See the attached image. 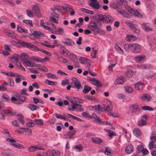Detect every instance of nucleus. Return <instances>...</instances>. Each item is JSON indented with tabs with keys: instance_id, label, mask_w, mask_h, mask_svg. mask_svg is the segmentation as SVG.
<instances>
[{
	"instance_id": "8fccbe9b",
	"label": "nucleus",
	"mask_w": 156,
	"mask_h": 156,
	"mask_svg": "<svg viewBox=\"0 0 156 156\" xmlns=\"http://www.w3.org/2000/svg\"><path fill=\"white\" fill-rule=\"evenodd\" d=\"M127 9L129 12H128V14L129 15L130 17L133 15V9L129 6L128 7Z\"/></svg>"
},
{
	"instance_id": "a18cd8bd",
	"label": "nucleus",
	"mask_w": 156,
	"mask_h": 156,
	"mask_svg": "<svg viewBox=\"0 0 156 156\" xmlns=\"http://www.w3.org/2000/svg\"><path fill=\"white\" fill-rule=\"evenodd\" d=\"M26 99V98L24 97V99H20V101L17 99L16 101L14 102V103L17 104H21L25 101Z\"/></svg>"
},
{
	"instance_id": "e433bc0d",
	"label": "nucleus",
	"mask_w": 156,
	"mask_h": 156,
	"mask_svg": "<svg viewBox=\"0 0 156 156\" xmlns=\"http://www.w3.org/2000/svg\"><path fill=\"white\" fill-rule=\"evenodd\" d=\"M141 108L144 110L153 111V109L151 107L147 106H141Z\"/></svg>"
},
{
	"instance_id": "20e7f679",
	"label": "nucleus",
	"mask_w": 156,
	"mask_h": 156,
	"mask_svg": "<svg viewBox=\"0 0 156 156\" xmlns=\"http://www.w3.org/2000/svg\"><path fill=\"white\" fill-rule=\"evenodd\" d=\"M23 48H27L31 50L34 51V50H36L37 49V46L34 44L29 42H25L21 41V45Z\"/></svg>"
},
{
	"instance_id": "7ed1b4c3",
	"label": "nucleus",
	"mask_w": 156,
	"mask_h": 156,
	"mask_svg": "<svg viewBox=\"0 0 156 156\" xmlns=\"http://www.w3.org/2000/svg\"><path fill=\"white\" fill-rule=\"evenodd\" d=\"M129 110L134 114H138L141 111L139 105L137 104H132L129 107Z\"/></svg>"
},
{
	"instance_id": "a211bd4d",
	"label": "nucleus",
	"mask_w": 156,
	"mask_h": 156,
	"mask_svg": "<svg viewBox=\"0 0 156 156\" xmlns=\"http://www.w3.org/2000/svg\"><path fill=\"white\" fill-rule=\"evenodd\" d=\"M109 5L110 8L113 9H116L119 8L118 4L115 2H111L109 3Z\"/></svg>"
},
{
	"instance_id": "4c0bfd02",
	"label": "nucleus",
	"mask_w": 156,
	"mask_h": 156,
	"mask_svg": "<svg viewBox=\"0 0 156 156\" xmlns=\"http://www.w3.org/2000/svg\"><path fill=\"white\" fill-rule=\"evenodd\" d=\"M6 34L9 37H11L13 39L16 38V35L15 34L12 32H6Z\"/></svg>"
},
{
	"instance_id": "603ef678",
	"label": "nucleus",
	"mask_w": 156,
	"mask_h": 156,
	"mask_svg": "<svg viewBox=\"0 0 156 156\" xmlns=\"http://www.w3.org/2000/svg\"><path fill=\"white\" fill-rule=\"evenodd\" d=\"M36 146H32L30 147H29L28 148V150L29 151V152H33L36 151Z\"/></svg>"
},
{
	"instance_id": "e2e57ef3",
	"label": "nucleus",
	"mask_w": 156,
	"mask_h": 156,
	"mask_svg": "<svg viewBox=\"0 0 156 156\" xmlns=\"http://www.w3.org/2000/svg\"><path fill=\"white\" fill-rule=\"evenodd\" d=\"M47 77L48 78H53V79H56L57 78V77L55 76L54 74L49 73L48 74V76Z\"/></svg>"
},
{
	"instance_id": "72a5a7b5",
	"label": "nucleus",
	"mask_w": 156,
	"mask_h": 156,
	"mask_svg": "<svg viewBox=\"0 0 156 156\" xmlns=\"http://www.w3.org/2000/svg\"><path fill=\"white\" fill-rule=\"evenodd\" d=\"M17 77L16 78L15 81L16 83H20L21 81V78L22 77H23V76L21 75H18L16 73V74Z\"/></svg>"
},
{
	"instance_id": "0e129e2a",
	"label": "nucleus",
	"mask_w": 156,
	"mask_h": 156,
	"mask_svg": "<svg viewBox=\"0 0 156 156\" xmlns=\"http://www.w3.org/2000/svg\"><path fill=\"white\" fill-rule=\"evenodd\" d=\"M143 146L142 145H139L137 147V149L139 153L141 152L142 151V149H143Z\"/></svg>"
},
{
	"instance_id": "338daca9",
	"label": "nucleus",
	"mask_w": 156,
	"mask_h": 156,
	"mask_svg": "<svg viewBox=\"0 0 156 156\" xmlns=\"http://www.w3.org/2000/svg\"><path fill=\"white\" fill-rule=\"evenodd\" d=\"M154 75V73L152 71H150L147 74L146 76L148 78H151Z\"/></svg>"
},
{
	"instance_id": "5701e85b",
	"label": "nucleus",
	"mask_w": 156,
	"mask_h": 156,
	"mask_svg": "<svg viewBox=\"0 0 156 156\" xmlns=\"http://www.w3.org/2000/svg\"><path fill=\"white\" fill-rule=\"evenodd\" d=\"M72 106V108H70L69 107L68 108V109L69 111H74L75 109L76 110V108H77V106H82V105L76 104V103H73V104L71 105Z\"/></svg>"
},
{
	"instance_id": "f3484780",
	"label": "nucleus",
	"mask_w": 156,
	"mask_h": 156,
	"mask_svg": "<svg viewBox=\"0 0 156 156\" xmlns=\"http://www.w3.org/2000/svg\"><path fill=\"white\" fill-rule=\"evenodd\" d=\"M28 108L31 111L37 110L39 108V107L33 104H29L28 105Z\"/></svg>"
},
{
	"instance_id": "2eb2a0df",
	"label": "nucleus",
	"mask_w": 156,
	"mask_h": 156,
	"mask_svg": "<svg viewBox=\"0 0 156 156\" xmlns=\"http://www.w3.org/2000/svg\"><path fill=\"white\" fill-rule=\"evenodd\" d=\"M117 12L124 17L129 18L130 17L129 15L128 14V12H126L124 10H117Z\"/></svg>"
},
{
	"instance_id": "c03bdc74",
	"label": "nucleus",
	"mask_w": 156,
	"mask_h": 156,
	"mask_svg": "<svg viewBox=\"0 0 156 156\" xmlns=\"http://www.w3.org/2000/svg\"><path fill=\"white\" fill-rule=\"evenodd\" d=\"M132 45V44H125L124 45V46L125 50L127 51L129 50V49H130L131 50Z\"/></svg>"
},
{
	"instance_id": "2f4dec72",
	"label": "nucleus",
	"mask_w": 156,
	"mask_h": 156,
	"mask_svg": "<svg viewBox=\"0 0 156 156\" xmlns=\"http://www.w3.org/2000/svg\"><path fill=\"white\" fill-rule=\"evenodd\" d=\"M18 116L19 117L18 118V120L23 125L24 124V122L23 121L24 118L23 115L22 114H20Z\"/></svg>"
},
{
	"instance_id": "58836bf2",
	"label": "nucleus",
	"mask_w": 156,
	"mask_h": 156,
	"mask_svg": "<svg viewBox=\"0 0 156 156\" xmlns=\"http://www.w3.org/2000/svg\"><path fill=\"white\" fill-rule=\"evenodd\" d=\"M137 67L140 69H145L148 68L147 65H143L137 66Z\"/></svg>"
},
{
	"instance_id": "37998d69",
	"label": "nucleus",
	"mask_w": 156,
	"mask_h": 156,
	"mask_svg": "<svg viewBox=\"0 0 156 156\" xmlns=\"http://www.w3.org/2000/svg\"><path fill=\"white\" fill-rule=\"evenodd\" d=\"M11 144L12 146L18 148L20 149L23 148V147L21 145L17 143H12Z\"/></svg>"
},
{
	"instance_id": "423d86ee",
	"label": "nucleus",
	"mask_w": 156,
	"mask_h": 156,
	"mask_svg": "<svg viewBox=\"0 0 156 156\" xmlns=\"http://www.w3.org/2000/svg\"><path fill=\"white\" fill-rule=\"evenodd\" d=\"M140 46L137 44L134 43L132 44L131 51L134 52H139L141 50Z\"/></svg>"
},
{
	"instance_id": "69168bd1",
	"label": "nucleus",
	"mask_w": 156,
	"mask_h": 156,
	"mask_svg": "<svg viewBox=\"0 0 156 156\" xmlns=\"http://www.w3.org/2000/svg\"><path fill=\"white\" fill-rule=\"evenodd\" d=\"M69 81L68 80L66 79L63 80L61 84L62 85H65L69 84Z\"/></svg>"
},
{
	"instance_id": "5fc2aeb1",
	"label": "nucleus",
	"mask_w": 156,
	"mask_h": 156,
	"mask_svg": "<svg viewBox=\"0 0 156 156\" xmlns=\"http://www.w3.org/2000/svg\"><path fill=\"white\" fill-rule=\"evenodd\" d=\"M75 148L77 149V151L80 152L82 151L83 148V147L81 144H79L78 145H76L75 146Z\"/></svg>"
},
{
	"instance_id": "cd10ccee",
	"label": "nucleus",
	"mask_w": 156,
	"mask_h": 156,
	"mask_svg": "<svg viewBox=\"0 0 156 156\" xmlns=\"http://www.w3.org/2000/svg\"><path fill=\"white\" fill-rule=\"evenodd\" d=\"M92 83L94 85L97 86L98 87H101L102 86L100 82L96 79L94 81V82H92Z\"/></svg>"
},
{
	"instance_id": "7c9ffc66",
	"label": "nucleus",
	"mask_w": 156,
	"mask_h": 156,
	"mask_svg": "<svg viewBox=\"0 0 156 156\" xmlns=\"http://www.w3.org/2000/svg\"><path fill=\"white\" fill-rule=\"evenodd\" d=\"M17 30L18 32L21 33H27L28 31L26 29H24L23 28L21 27L20 26L18 25L17 26Z\"/></svg>"
},
{
	"instance_id": "774afa93",
	"label": "nucleus",
	"mask_w": 156,
	"mask_h": 156,
	"mask_svg": "<svg viewBox=\"0 0 156 156\" xmlns=\"http://www.w3.org/2000/svg\"><path fill=\"white\" fill-rule=\"evenodd\" d=\"M104 152L107 155H109L111 154L110 150H109L107 147L105 148V150Z\"/></svg>"
},
{
	"instance_id": "c756f323",
	"label": "nucleus",
	"mask_w": 156,
	"mask_h": 156,
	"mask_svg": "<svg viewBox=\"0 0 156 156\" xmlns=\"http://www.w3.org/2000/svg\"><path fill=\"white\" fill-rule=\"evenodd\" d=\"M142 99L144 100H147L148 101H149L151 99V98L149 96V95L144 94L141 97Z\"/></svg>"
},
{
	"instance_id": "3c124183",
	"label": "nucleus",
	"mask_w": 156,
	"mask_h": 156,
	"mask_svg": "<svg viewBox=\"0 0 156 156\" xmlns=\"http://www.w3.org/2000/svg\"><path fill=\"white\" fill-rule=\"evenodd\" d=\"M92 118H94L95 120H97L98 122L101 121V119L99 117L94 113H93L91 116Z\"/></svg>"
},
{
	"instance_id": "4d7b16f0",
	"label": "nucleus",
	"mask_w": 156,
	"mask_h": 156,
	"mask_svg": "<svg viewBox=\"0 0 156 156\" xmlns=\"http://www.w3.org/2000/svg\"><path fill=\"white\" fill-rule=\"evenodd\" d=\"M46 84L52 86H54L55 85V83L52 81H50L48 80H46L45 81Z\"/></svg>"
},
{
	"instance_id": "a19ab883",
	"label": "nucleus",
	"mask_w": 156,
	"mask_h": 156,
	"mask_svg": "<svg viewBox=\"0 0 156 156\" xmlns=\"http://www.w3.org/2000/svg\"><path fill=\"white\" fill-rule=\"evenodd\" d=\"M23 22L31 26H33L32 21L30 20H23Z\"/></svg>"
},
{
	"instance_id": "bf43d9fd",
	"label": "nucleus",
	"mask_w": 156,
	"mask_h": 156,
	"mask_svg": "<svg viewBox=\"0 0 156 156\" xmlns=\"http://www.w3.org/2000/svg\"><path fill=\"white\" fill-rule=\"evenodd\" d=\"M74 101L76 102H78L79 103H83V100L80 98H74Z\"/></svg>"
},
{
	"instance_id": "9d476101",
	"label": "nucleus",
	"mask_w": 156,
	"mask_h": 156,
	"mask_svg": "<svg viewBox=\"0 0 156 156\" xmlns=\"http://www.w3.org/2000/svg\"><path fill=\"white\" fill-rule=\"evenodd\" d=\"M147 116L146 115H143L141 119V120L139 121L138 123V125L139 126H142L145 125L146 124V119Z\"/></svg>"
},
{
	"instance_id": "c85d7f7f",
	"label": "nucleus",
	"mask_w": 156,
	"mask_h": 156,
	"mask_svg": "<svg viewBox=\"0 0 156 156\" xmlns=\"http://www.w3.org/2000/svg\"><path fill=\"white\" fill-rule=\"evenodd\" d=\"M143 84L140 82H138L135 84V88L136 90H139L140 88L142 87Z\"/></svg>"
},
{
	"instance_id": "680f3d73",
	"label": "nucleus",
	"mask_w": 156,
	"mask_h": 156,
	"mask_svg": "<svg viewBox=\"0 0 156 156\" xmlns=\"http://www.w3.org/2000/svg\"><path fill=\"white\" fill-rule=\"evenodd\" d=\"M82 115L83 116L85 117L89 118H92L91 116L90 115L88 114L86 112H83L82 113Z\"/></svg>"
},
{
	"instance_id": "bb28decb",
	"label": "nucleus",
	"mask_w": 156,
	"mask_h": 156,
	"mask_svg": "<svg viewBox=\"0 0 156 156\" xmlns=\"http://www.w3.org/2000/svg\"><path fill=\"white\" fill-rule=\"evenodd\" d=\"M21 41L19 40L18 42H16L14 41H11L12 45L20 47L21 45Z\"/></svg>"
},
{
	"instance_id": "864d4df0",
	"label": "nucleus",
	"mask_w": 156,
	"mask_h": 156,
	"mask_svg": "<svg viewBox=\"0 0 156 156\" xmlns=\"http://www.w3.org/2000/svg\"><path fill=\"white\" fill-rule=\"evenodd\" d=\"M86 58L80 57L79 59V61L81 63L83 64H85Z\"/></svg>"
},
{
	"instance_id": "dca6fc26",
	"label": "nucleus",
	"mask_w": 156,
	"mask_h": 156,
	"mask_svg": "<svg viewBox=\"0 0 156 156\" xmlns=\"http://www.w3.org/2000/svg\"><path fill=\"white\" fill-rule=\"evenodd\" d=\"M49 156H57L58 154V151L54 150H50L48 151Z\"/></svg>"
},
{
	"instance_id": "f704fd0d",
	"label": "nucleus",
	"mask_w": 156,
	"mask_h": 156,
	"mask_svg": "<svg viewBox=\"0 0 156 156\" xmlns=\"http://www.w3.org/2000/svg\"><path fill=\"white\" fill-rule=\"evenodd\" d=\"M20 129H22L28 134L31 135L32 134V131L31 129L27 128H20Z\"/></svg>"
},
{
	"instance_id": "ea45409f",
	"label": "nucleus",
	"mask_w": 156,
	"mask_h": 156,
	"mask_svg": "<svg viewBox=\"0 0 156 156\" xmlns=\"http://www.w3.org/2000/svg\"><path fill=\"white\" fill-rule=\"evenodd\" d=\"M55 115L56 117L58 119H63L64 120H66V119L65 116H62V115L60 114H58L57 113H55Z\"/></svg>"
},
{
	"instance_id": "f03ea898",
	"label": "nucleus",
	"mask_w": 156,
	"mask_h": 156,
	"mask_svg": "<svg viewBox=\"0 0 156 156\" xmlns=\"http://www.w3.org/2000/svg\"><path fill=\"white\" fill-rule=\"evenodd\" d=\"M20 58L23 63L26 64L28 67H34V62H30L28 60L29 56L28 54L26 53H23L20 56Z\"/></svg>"
},
{
	"instance_id": "09e8293b",
	"label": "nucleus",
	"mask_w": 156,
	"mask_h": 156,
	"mask_svg": "<svg viewBox=\"0 0 156 156\" xmlns=\"http://www.w3.org/2000/svg\"><path fill=\"white\" fill-rule=\"evenodd\" d=\"M50 17L56 18L58 19L59 15L55 12H53L51 14Z\"/></svg>"
},
{
	"instance_id": "052dcab7",
	"label": "nucleus",
	"mask_w": 156,
	"mask_h": 156,
	"mask_svg": "<svg viewBox=\"0 0 156 156\" xmlns=\"http://www.w3.org/2000/svg\"><path fill=\"white\" fill-rule=\"evenodd\" d=\"M31 59L35 61H36L37 62H40L41 61V60L40 58H38L37 57L33 56L32 58Z\"/></svg>"
},
{
	"instance_id": "ddd939ff",
	"label": "nucleus",
	"mask_w": 156,
	"mask_h": 156,
	"mask_svg": "<svg viewBox=\"0 0 156 156\" xmlns=\"http://www.w3.org/2000/svg\"><path fill=\"white\" fill-rule=\"evenodd\" d=\"M34 65L35 66L34 67H37L38 69L40 70H41L44 72H47L48 71V69L45 67L44 66L41 65H36L34 63Z\"/></svg>"
},
{
	"instance_id": "f8f14e48",
	"label": "nucleus",
	"mask_w": 156,
	"mask_h": 156,
	"mask_svg": "<svg viewBox=\"0 0 156 156\" xmlns=\"http://www.w3.org/2000/svg\"><path fill=\"white\" fill-rule=\"evenodd\" d=\"M125 80L124 77L120 76L115 81L114 83L115 85L122 84L124 83Z\"/></svg>"
},
{
	"instance_id": "79ce46f5",
	"label": "nucleus",
	"mask_w": 156,
	"mask_h": 156,
	"mask_svg": "<svg viewBox=\"0 0 156 156\" xmlns=\"http://www.w3.org/2000/svg\"><path fill=\"white\" fill-rule=\"evenodd\" d=\"M95 109L96 112H100L102 111L103 108L100 105H98L95 106Z\"/></svg>"
},
{
	"instance_id": "49530a36",
	"label": "nucleus",
	"mask_w": 156,
	"mask_h": 156,
	"mask_svg": "<svg viewBox=\"0 0 156 156\" xmlns=\"http://www.w3.org/2000/svg\"><path fill=\"white\" fill-rule=\"evenodd\" d=\"M20 56L17 54H14L11 58V59H13L14 61H18Z\"/></svg>"
},
{
	"instance_id": "412c9836",
	"label": "nucleus",
	"mask_w": 156,
	"mask_h": 156,
	"mask_svg": "<svg viewBox=\"0 0 156 156\" xmlns=\"http://www.w3.org/2000/svg\"><path fill=\"white\" fill-rule=\"evenodd\" d=\"M92 141L95 143L96 144H99L101 143L102 142V141L101 140V139L98 137H93L92 138Z\"/></svg>"
},
{
	"instance_id": "a878e982",
	"label": "nucleus",
	"mask_w": 156,
	"mask_h": 156,
	"mask_svg": "<svg viewBox=\"0 0 156 156\" xmlns=\"http://www.w3.org/2000/svg\"><path fill=\"white\" fill-rule=\"evenodd\" d=\"M76 132V130H74L72 131H69L66 133V135L69 137V138H72V136H74Z\"/></svg>"
},
{
	"instance_id": "393cba45",
	"label": "nucleus",
	"mask_w": 156,
	"mask_h": 156,
	"mask_svg": "<svg viewBox=\"0 0 156 156\" xmlns=\"http://www.w3.org/2000/svg\"><path fill=\"white\" fill-rule=\"evenodd\" d=\"M115 48L116 49L117 51L120 53L123 54L124 51L118 45L117 43L115 44Z\"/></svg>"
},
{
	"instance_id": "6e6552de",
	"label": "nucleus",
	"mask_w": 156,
	"mask_h": 156,
	"mask_svg": "<svg viewBox=\"0 0 156 156\" xmlns=\"http://www.w3.org/2000/svg\"><path fill=\"white\" fill-rule=\"evenodd\" d=\"M74 79L75 80H73V83L74 84V86H73V87L76 88L79 90L82 87L81 83L80 81L77 80L76 78H75Z\"/></svg>"
},
{
	"instance_id": "6e6d98bb",
	"label": "nucleus",
	"mask_w": 156,
	"mask_h": 156,
	"mask_svg": "<svg viewBox=\"0 0 156 156\" xmlns=\"http://www.w3.org/2000/svg\"><path fill=\"white\" fill-rule=\"evenodd\" d=\"M125 90L126 92L130 93L132 91V89L131 87H125Z\"/></svg>"
},
{
	"instance_id": "13d9d810",
	"label": "nucleus",
	"mask_w": 156,
	"mask_h": 156,
	"mask_svg": "<svg viewBox=\"0 0 156 156\" xmlns=\"http://www.w3.org/2000/svg\"><path fill=\"white\" fill-rule=\"evenodd\" d=\"M27 16L30 17H33V12L27 9L26 10Z\"/></svg>"
},
{
	"instance_id": "9b49d317",
	"label": "nucleus",
	"mask_w": 156,
	"mask_h": 156,
	"mask_svg": "<svg viewBox=\"0 0 156 156\" xmlns=\"http://www.w3.org/2000/svg\"><path fill=\"white\" fill-rule=\"evenodd\" d=\"M63 43L69 46H72L75 44V42L71 39L65 38L62 41Z\"/></svg>"
},
{
	"instance_id": "aec40b11",
	"label": "nucleus",
	"mask_w": 156,
	"mask_h": 156,
	"mask_svg": "<svg viewBox=\"0 0 156 156\" xmlns=\"http://www.w3.org/2000/svg\"><path fill=\"white\" fill-rule=\"evenodd\" d=\"M142 27L143 29L147 32L152 30V29L149 27V24L147 23H143Z\"/></svg>"
},
{
	"instance_id": "de8ad7c7",
	"label": "nucleus",
	"mask_w": 156,
	"mask_h": 156,
	"mask_svg": "<svg viewBox=\"0 0 156 156\" xmlns=\"http://www.w3.org/2000/svg\"><path fill=\"white\" fill-rule=\"evenodd\" d=\"M105 21L109 22H110L112 20V17L108 15H105Z\"/></svg>"
},
{
	"instance_id": "473e14b6",
	"label": "nucleus",
	"mask_w": 156,
	"mask_h": 156,
	"mask_svg": "<svg viewBox=\"0 0 156 156\" xmlns=\"http://www.w3.org/2000/svg\"><path fill=\"white\" fill-rule=\"evenodd\" d=\"M133 14L135 16L142 18L143 15L140 13L137 10H133Z\"/></svg>"
},
{
	"instance_id": "f257e3e1",
	"label": "nucleus",
	"mask_w": 156,
	"mask_h": 156,
	"mask_svg": "<svg viewBox=\"0 0 156 156\" xmlns=\"http://www.w3.org/2000/svg\"><path fill=\"white\" fill-rule=\"evenodd\" d=\"M101 25V22H98L94 20L90 22L89 28L92 31L100 33L101 34H104L103 30L100 28Z\"/></svg>"
},
{
	"instance_id": "6ab92c4d",
	"label": "nucleus",
	"mask_w": 156,
	"mask_h": 156,
	"mask_svg": "<svg viewBox=\"0 0 156 156\" xmlns=\"http://www.w3.org/2000/svg\"><path fill=\"white\" fill-rule=\"evenodd\" d=\"M91 89L92 88L91 87L86 85L84 87V89L83 90V92L84 94H87Z\"/></svg>"
},
{
	"instance_id": "b1692460",
	"label": "nucleus",
	"mask_w": 156,
	"mask_h": 156,
	"mask_svg": "<svg viewBox=\"0 0 156 156\" xmlns=\"http://www.w3.org/2000/svg\"><path fill=\"white\" fill-rule=\"evenodd\" d=\"M126 25L129 26V27L133 29L135 27L136 25L133 24L132 21L129 20H127L126 21Z\"/></svg>"
},
{
	"instance_id": "4468645a",
	"label": "nucleus",
	"mask_w": 156,
	"mask_h": 156,
	"mask_svg": "<svg viewBox=\"0 0 156 156\" xmlns=\"http://www.w3.org/2000/svg\"><path fill=\"white\" fill-rule=\"evenodd\" d=\"M133 147L131 144L128 145L126 147L125 152L127 154H130L132 153L133 151Z\"/></svg>"
},
{
	"instance_id": "1a4fd4ad",
	"label": "nucleus",
	"mask_w": 156,
	"mask_h": 156,
	"mask_svg": "<svg viewBox=\"0 0 156 156\" xmlns=\"http://www.w3.org/2000/svg\"><path fill=\"white\" fill-rule=\"evenodd\" d=\"M146 56L144 55H139L134 57V59L137 62L140 63L145 60Z\"/></svg>"
},
{
	"instance_id": "c9c22d12",
	"label": "nucleus",
	"mask_w": 156,
	"mask_h": 156,
	"mask_svg": "<svg viewBox=\"0 0 156 156\" xmlns=\"http://www.w3.org/2000/svg\"><path fill=\"white\" fill-rule=\"evenodd\" d=\"M34 122L36 124L39 126L42 125L43 124V121L40 119H37L34 120Z\"/></svg>"
},
{
	"instance_id": "39448f33",
	"label": "nucleus",
	"mask_w": 156,
	"mask_h": 156,
	"mask_svg": "<svg viewBox=\"0 0 156 156\" xmlns=\"http://www.w3.org/2000/svg\"><path fill=\"white\" fill-rule=\"evenodd\" d=\"M89 2V5L94 8L95 9H98L100 7V5L97 0H90Z\"/></svg>"
},
{
	"instance_id": "0eeeda50",
	"label": "nucleus",
	"mask_w": 156,
	"mask_h": 156,
	"mask_svg": "<svg viewBox=\"0 0 156 156\" xmlns=\"http://www.w3.org/2000/svg\"><path fill=\"white\" fill-rule=\"evenodd\" d=\"M93 19L94 20L98 22H100V21L105 20V17L104 15L101 14H96L93 16Z\"/></svg>"
},
{
	"instance_id": "4be33fe9",
	"label": "nucleus",
	"mask_w": 156,
	"mask_h": 156,
	"mask_svg": "<svg viewBox=\"0 0 156 156\" xmlns=\"http://www.w3.org/2000/svg\"><path fill=\"white\" fill-rule=\"evenodd\" d=\"M133 133L136 136H140L141 134V132L138 128H134L133 130Z\"/></svg>"
}]
</instances>
